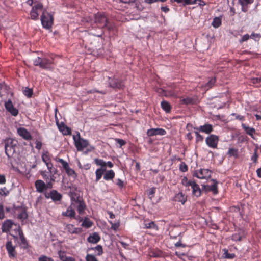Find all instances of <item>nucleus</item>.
<instances>
[{
    "label": "nucleus",
    "instance_id": "obj_15",
    "mask_svg": "<svg viewBox=\"0 0 261 261\" xmlns=\"http://www.w3.org/2000/svg\"><path fill=\"white\" fill-rule=\"evenodd\" d=\"M5 106L6 110L9 111L11 114L14 116L18 115V110L14 107L12 102L11 100H8L5 103Z\"/></svg>",
    "mask_w": 261,
    "mask_h": 261
},
{
    "label": "nucleus",
    "instance_id": "obj_11",
    "mask_svg": "<svg viewBox=\"0 0 261 261\" xmlns=\"http://www.w3.org/2000/svg\"><path fill=\"white\" fill-rule=\"evenodd\" d=\"M13 142L14 141L11 138H8L5 141V153L8 157L10 156L11 153L14 151V147L15 144H14Z\"/></svg>",
    "mask_w": 261,
    "mask_h": 261
},
{
    "label": "nucleus",
    "instance_id": "obj_12",
    "mask_svg": "<svg viewBox=\"0 0 261 261\" xmlns=\"http://www.w3.org/2000/svg\"><path fill=\"white\" fill-rule=\"evenodd\" d=\"M42 160L45 163L47 169L50 172H51V169L53 167V165L51 163L50 154L47 151H44L42 154Z\"/></svg>",
    "mask_w": 261,
    "mask_h": 261
},
{
    "label": "nucleus",
    "instance_id": "obj_61",
    "mask_svg": "<svg viewBox=\"0 0 261 261\" xmlns=\"http://www.w3.org/2000/svg\"><path fill=\"white\" fill-rule=\"evenodd\" d=\"M114 87L118 88H122L124 87V84L121 82H118L116 83Z\"/></svg>",
    "mask_w": 261,
    "mask_h": 261
},
{
    "label": "nucleus",
    "instance_id": "obj_58",
    "mask_svg": "<svg viewBox=\"0 0 261 261\" xmlns=\"http://www.w3.org/2000/svg\"><path fill=\"white\" fill-rule=\"evenodd\" d=\"M251 82L253 84L256 85V86H258V84L260 82V79L258 77L253 78L251 79Z\"/></svg>",
    "mask_w": 261,
    "mask_h": 261
},
{
    "label": "nucleus",
    "instance_id": "obj_49",
    "mask_svg": "<svg viewBox=\"0 0 261 261\" xmlns=\"http://www.w3.org/2000/svg\"><path fill=\"white\" fill-rule=\"evenodd\" d=\"M42 58L37 57L33 60V64L35 66H39L41 67Z\"/></svg>",
    "mask_w": 261,
    "mask_h": 261
},
{
    "label": "nucleus",
    "instance_id": "obj_10",
    "mask_svg": "<svg viewBox=\"0 0 261 261\" xmlns=\"http://www.w3.org/2000/svg\"><path fill=\"white\" fill-rule=\"evenodd\" d=\"M6 248L10 258H15L16 257L17 252L15 250V246L13 245L11 241H7L6 244Z\"/></svg>",
    "mask_w": 261,
    "mask_h": 261
},
{
    "label": "nucleus",
    "instance_id": "obj_31",
    "mask_svg": "<svg viewBox=\"0 0 261 261\" xmlns=\"http://www.w3.org/2000/svg\"><path fill=\"white\" fill-rule=\"evenodd\" d=\"M245 236L244 232L243 230H240L238 233L233 234L232 236V239L233 241H240Z\"/></svg>",
    "mask_w": 261,
    "mask_h": 261
},
{
    "label": "nucleus",
    "instance_id": "obj_43",
    "mask_svg": "<svg viewBox=\"0 0 261 261\" xmlns=\"http://www.w3.org/2000/svg\"><path fill=\"white\" fill-rule=\"evenodd\" d=\"M223 251H224V256H225V257L226 258L232 259V258H233L234 257V256H235L234 254H233V253H231V254L229 253L228 250H227L226 249H223Z\"/></svg>",
    "mask_w": 261,
    "mask_h": 261
},
{
    "label": "nucleus",
    "instance_id": "obj_57",
    "mask_svg": "<svg viewBox=\"0 0 261 261\" xmlns=\"http://www.w3.org/2000/svg\"><path fill=\"white\" fill-rule=\"evenodd\" d=\"M249 38H250V36L248 34H246L242 36V38L239 40V42L242 43L244 41H246Z\"/></svg>",
    "mask_w": 261,
    "mask_h": 261
},
{
    "label": "nucleus",
    "instance_id": "obj_46",
    "mask_svg": "<svg viewBox=\"0 0 261 261\" xmlns=\"http://www.w3.org/2000/svg\"><path fill=\"white\" fill-rule=\"evenodd\" d=\"M199 130H195L196 140L197 142H201L203 140V137L199 133Z\"/></svg>",
    "mask_w": 261,
    "mask_h": 261
},
{
    "label": "nucleus",
    "instance_id": "obj_22",
    "mask_svg": "<svg viewBox=\"0 0 261 261\" xmlns=\"http://www.w3.org/2000/svg\"><path fill=\"white\" fill-rule=\"evenodd\" d=\"M73 206H74L71 204V205L67 208L66 211L62 213V215L70 218H75V212Z\"/></svg>",
    "mask_w": 261,
    "mask_h": 261
},
{
    "label": "nucleus",
    "instance_id": "obj_60",
    "mask_svg": "<svg viewBox=\"0 0 261 261\" xmlns=\"http://www.w3.org/2000/svg\"><path fill=\"white\" fill-rule=\"evenodd\" d=\"M180 169L182 172H185V171H187V170H188L187 166L185 164L182 163L180 164Z\"/></svg>",
    "mask_w": 261,
    "mask_h": 261
},
{
    "label": "nucleus",
    "instance_id": "obj_44",
    "mask_svg": "<svg viewBox=\"0 0 261 261\" xmlns=\"http://www.w3.org/2000/svg\"><path fill=\"white\" fill-rule=\"evenodd\" d=\"M9 194V191L6 187H3L0 188V195L3 196H6Z\"/></svg>",
    "mask_w": 261,
    "mask_h": 261
},
{
    "label": "nucleus",
    "instance_id": "obj_51",
    "mask_svg": "<svg viewBox=\"0 0 261 261\" xmlns=\"http://www.w3.org/2000/svg\"><path fill=\"white\" fill-rule=\"evenodd\" d=\"M228 154L230 156L237 157L238 156L237 150L233 148H230L228 150Z\"/></svg>",
    "mask_w": 261,
    "mask_h": 261
},
{
    "label": "nucleus",
    "instance_id": "obj_28",
    "mask_svg": "<svg viewBox=\"0 0 261 261\" xmlns=\"http://www.w3.org/2000/svg\"><path fill=\"white\" fill-rule=\"evenodd\" d=\"M58 125L59 130L62 132L64 135H69L71 134V130L69 128L67 127L64 123H61Z\"/></svg>",
    "mask_w": 261,
    "mask_h": 261
},
{
    "label": "nucleus",
    "instance_id": "obj_33",
    "mask_svg": "<svg viewBox=\"0 0 261 261\" xmlns=\"http://www.w3.org/2000/svg\"><path fill=\"white\" fill-rule=\"evenodd\" d=\"M242 126L247 134L250 135L253 139H255L253 136V134L255 133V130L254 128L246 126L244 124H242Z\"/></svg>",
    "mask_w": 261,
    "mask_h": 261
},
{
    "label": "nucleus",
    "instance_id": "obj_26",
    "mask_svg": "<svg viewBox=\"0 0 261 261\" xmlns=\"http://www.w3.org/2000/svg\"><path fill=\"white\" fill-rule=\"evenodd\" d=\"M195 181L192 180H188L187 177H184L181 179V184L184 186L188 190L190 191V189Z\"/></svg>",
    "mask_w": 261,
    "mask_h": 261
},
{
    "label": "nucleus",
    "instance_id": "obj_27",
    "mask_svg": "<svg viewBox=\"0 0 261 261\" xmlns=\"http://www.w3.org/2000/svg\"><path fill=\"white\" fill-rule=\"evenodd\" d=\"M89 242L97 243L100 240V237L97 233H94L90 235L87 239Z\"/></svg>",
    "mask_w": 261,
    "mask_h": 261
},
{
    "label": "nucleus",
    "instance_id": "obj_18",
    "mask_svg": "<svg viewBox=\"0 0 261 261\" xmlns=\"http://www.w3.org/2000/svg\"><path fill=\"white\" fill-rule=\"evenodd\" d=\"M194 129L199 130V132H201L205 134H210L213 130L212 125L210 124H205L203 125L194 127Z\"/></svg>",
    "mask_w": 261,
    "mask_h": 261
},
{
    "label": "nucleus",
    "instance_id": "obj_63",
    "mask_svg": "<svg viewBox=\"0 0 261 261\" xmlns=\"http://www.w3.org/2000/svg\"><path fill=\"white\" fill-rule=\"evenodd\" d=\"M6 182L5 175L0 174V185L5 184Z\"/></svg>",
    "mask_w": 261,
    "mask_h": 261
},
{
    "label": "nucleus",
    "instance_id": "obj_20",
    "mask_svg": "<svg viewBox=\"0 0 261 261\" xmlns=\"http://www.w3.org/2000/svg\"><path fill=\"white\" fill-rule=\"evenodd\" d=\"M14 223L11 220H7L4 221L2 226V231L3 232H7L10 231V229L14 225Z\"/></svg>",
    "mask_w": 261,
    "mask_h": 261
},
{
    "label": "nucleus",
    "instance_id": "obj_48",
    "mask_svg": "<svg viewBox=\"0 0 261 261\" xmlns=\"http://www.w3.org/2000/svg\"><path fill=\"white\" fill-rule=\"evenodd\" d=\"M94 249L97 252V255H101L103 253L102 246L99 245L96 246Z\"/></svg>",
    "mask_w": 261,
    "mask_h": 261
},
{
    "label": "nucleus",
    "instance_id": "obj_16",
    "mask_svg": "<svg viewBox=\"0 0 261 261\" xmlns=\"http://www.w3.org/2000/svg\"><path fill=\"white\" fill-rule=\"evenodd\" d=\"M213 181V184L211 185H203V187L204 189L206 191H211L214 194H217L218 193V188H217V181L213 179L212 180Z\"/></svg>",
    "mask_w": 261,
    "mask_h": 261
},
{
    "label": "nucleus",
    "instance_id": "obj_4",
    "mask_svg": "<svg viewBox=\"0 0 261 261\" xmlns=\"http://www.w3.org/2000/svg\"><path fill=\"white\" fill-rule=\"evenodd\" d=\"M168 88L164 89L163 88H158L157 93L161 96L165 97H177L178 93L175 90V86L174 84H171L168 86Z\"/></svg>",
    "mask_w": 261,
    "mask_h": 261
},
{
    "label": "nucleus",
    "instance_id": "obj_53",
    "mask_svg": "<svg viewBox=\"0 0 261 261\" xmlns=\"http://www.w3.org/2000/svg\"><path fill=\"white\" fill-rule=\"evenodd\" d=\"M38 260L39 261H54L51 258L44 255L41 256Z\"/></svg>",
    "mask_w": 261,
    "mask_h": 261
},
{
    "label": "nucleus",
    "instance_id": "obj_29",
    "mask_svg": "<svg viewBox=\"0 0 261 261\" xmlns=\"http://www.w3.org/2000/svg\"><path fill=\"white\" fill-rule=\"evenodd\" d=\"M174 198L175 201L180 202L182 204H184L187 200V197L182 192L177 194Z\"/></svg>",
    "mask_w": 261,
    "mask_h": 261
},
{
    "label": "nucleus",
    "instance_id": "obj_45",
    "mask_svg": "<svg viewBox=\"0 0 261 261\" xmlns=\"http://www.w3.org/2000/svg\"><path fill=\"white\" fill-rule=\"evenodd\" d=\"M109 223L111 224V229L116 231L119 228V227L120 226V223L119 222H115V223H113L112 221H109Z\"/></svg>",
    "mask_w": 261,
    "mask_h": 261
},
{
    "label": "nucleus",
    "instance_id": "obj_14",
    "mask_svg": "<svg viewBox=\"0 0 261 261\" xmlns=\"http://www.w3.org/2000/svg\"><path fill=\"white\" fill-rule=\"evenodd\" d=\"M166 131L163 128H151L147 131V135L148 136H153L156 135L163 136L166 135Z\"/></svg>",
    "mask_w": 261,
    "mask_h": 261
},
{
    "label": "nucleus",
    "instance_id": "obj_37",
    "mask_svg": "<svg viewBox=\"0 0 261 261\" xmlns=\"http://www.w3.org/2000/svg\"><path fill=\"white\" fill-rule=\"evenodd\" d=\"M143 228L147 229H153L156 230L158 229L157 225L153 221H151L149 223H145L144 224Z\"/></svg>",
    "mask_w": 261,
    "mask_h": 261
},
{
    "label": "nucleus",
    "instance_id": "obj_47",
    "mask_svg": "<svg viewBox=\"0 0 261 261\" xmlns=\"http://www.w3.org/2000/svg\"><path fill=\"white\" fill-rule=\"evenodd\" d=\"M215 82H216V80L215 78H212L211 79H210L209 80V81L207 83V84H206L205 85V87L207 88V89H209L211 87H212V86L214 85V84L215 83Z\"/></svg>",
    "mask_w": 261,
    "mask_h": 261
},
{
    "label": "nucleus",
    "instance_id": "obj_8",
    "mask_svg": "<svg viewBox=\"0 0 261 261\" xmlns=\"http://www.w3.org/2000/svg\"><path fill=\"white\" fill-rule=\"evenodd\" d=\"M71 205L74 206L77 205V211L80 214H82L86 208V205L83 200L79 199V197L75 198L72 196L71 198Z\"/></svg>",
    "mask_w": 261,
    "mask_h": 261
},
{
    "label": "nucleus",
    "instance_id": "obj_13",
    "mask_svg": "<svg viewBox=\"0 0 261 261\" xmlns=\"http://www.w3.org/2000/svg\"><path fill=\"white\" fill-rule=\"evenodd\" d=\"M45 196L47 198H50L54 201H60L62 197V195L55 190H51L49 193H45Z\"/></svg>",
    "mask_w": 261,
    "mask_h": 261
},
{
    "label": "nucleus",
    "instance_id": "obj_36",
    "mask_svg": "<svg viewBox=\"0 0 261 261\" xmlns=\"http://www.w3.org/2000/svg\"><path fill=\"white\" fill-rule=\"evenodd\" d=\"M59 257L62 261H75V259L71 256H66L63 252H59Z\"/></svg>",
    "mask_w": 261,
    "mask_h": 261
},
{
    "label": "nucleus",
    "instance_id": "obj_6",
    "mask_svg": "<svg viewBox=\"0 0 261 261\" xmlns=\"http://www.w3.org/2000/svg\"><path fill=\"white\" fill-rule=\"evenodd\" d=\"M55 160L56 161L59 162L62 164L63 168L64 169L68 176H72L74 178L76 177L77 175L76 173L75 172L74 170L70 168L69 164L67 162H66L65 161L62 159H60L58 158H56Z\"/></svg>",
    "mask_w": 261,
    "mask_h": 261
},
{
    "label": "nucleus",
    "instance_id": "obj_30",
    "mask_svg": "<svg viewBox=\"0 0 261 261\" xmlns=\"http://www.w3.org/2000/svg\"><path fill=\"white\" fill-rule=\"evenodd\" d=\"M115 177V173L113 170H110L106 172L103 178L106 180H112Z\"/></svg>",
    "mask_w": 261,
    "mask_h": 261
},
{
    "label": "nucleus",
    "instance_id": "obj_7",
    "mask_svg": "<svg viewBox=\"0 0 261 261\" xmlns=\"http://www.w3.org/2000/svg\"><path fill=\"white\" fill-rule=\"evenodd\" d=\"M211 171L206 169H200L194 171L193 175L199 179H207L211 176Z\"/></svg>",
    "mask_w": 261,
    "mask_h": 261
},
{
    "label": "nucleus",
    "instance_id": "obj_17",
    "mask_svg": "<svg viewBox=\"0 0 261 261\" xmlns=\"http://www.w3.org/2000/svg\"><path fill=\"white\" fill-rule=\"evenodd\" d=\"M17 133L20 136L26 140H30L32 139V136L30 132L24 127L18 128Z\"/></svg>",
    "mask_w": 261,
    "mask_h": 261
},
{
    "label": "nucleus",
    "instance_id": "obj_41",
    "mask_svg": "<svg viewBox=\"0 0 261 261\" xmlns=\"http://www.w3.org/2000/svg\"><path fill=\"white\" fill-rule=\"evenodd\" d=\"M94 162L97 165L101 166L100 168L106 169V162L104 161L103 160L95 159L94 160Z\"/></svg>",
    "mask_w": 261,
    "mask_h": 261
},
{
    "label": "nucleus",
    "instance_id": "obj_3",
    "mask_svg": "<svg viewBox=\"0 0 261 261\" xmlns=\"http://www.w3.org/2000/svg\"><path fill=\"white\" fill-rule=\"evenodd\" d=\"M92 22L97 24L99 27H106L109 30L113 29L112 27L109 25L108 19L103 13H98L95 14L94 20H91V23Z\"/></svg>",
    "mask_w": 261,
    "mask_h": 261
},
{
    "label": "nucleus",
    "instance_id": "obj_35",
    "mask_svg": "<svg viewBox=\"0 0 261 261\" xmlns=\"http://www.w3.org/2000/svg\"><path fill=\"white\" fill-rule=\"evenodd\" d=\"M162 108L167 113H169L171 111V106L170 103L165 100H163L161 103Z\"/></svg>",
    "mask_w": 261,
    "mask_h": 261
},
{
    "label": "nucleus",
    "instance_id": "obj_34",
    "mask_svg": "<svg viewBox=\"0 0 261 261\" xmlns=\"http://www.w3.org/2000/svg\"><path fill=\"white\" fill-rule=\"evenodd\" d=\"M222 23V19L220 17H216L213 19L212 25L215 28H219Z\"/></svg>",
    "mask_w": 261,
    "mask_h": 261
},
{
    "label": "nucleus",
    "instance_id": "obj_9",
    "mask_svg": "<svg viewBox=\"0 0 261 261\" xmlns=\"http://www.w3.org/2000/svg\"><path fill=\"white\" fill-rule=\"evenodd\" d=\"M218 136L215 135H211L207 136L205 139L206 145L211 148H216L219 142Z\"/></svg>",
    "mask_w": 261,
    "mask_h": 261
},
{
    "label": "nucleus",
    "instance_id": "obj_2",
    "mask_svg": "<svg viewBox=\"0 0 261 261\" xmlns=\"http://www.w3.org/2000/svg\"><path fill=\"white\" fill-rule=\"evenodd\" d=\"M73 140L75 146L78 151H82L87 147H89L88 151H91L94 149L92 146H89V142L87 140L81 138L80 135L78 133L77 136H73Z\"/></svg>",
    "mask_w": 261,
    "mask_h": 261
},
{
    "label": "nucleus",
    "instance_id": "obj_52",
    "mask_svg": "<svg viewBox=\"0 0 261 261\" xmlns=\"http://www.w3.org/2000/svg\"><path fill=\"white\" fill-rule=\"evenodd\" d=\"M92 222H91L90 221H89L88 220H86V219H85L82 223V225L87 228L90 227L92 226Z\"/></svg>",
    "mask_w": 261,
    "mask_h": 261
},
{
    "label": "nucleus",
    "instance_id": "obj_23",
    "mask_svg": "<svg viewBox=\"0 0 261 261\" xmlns=\"http://www.w3.org/2000/svg\"><path fill=\"white\" fill-rule=\"evenodd\" d=\"M36 191L42 193L46 190V184L41 180H37L35 183Z\"/></svg>",
    "mask_w": 261,
    "mask_h": 261
},
{
    "label": "nucleus",
    "instance_id": "obj_32",
    "mask_svg": "<svg viewBox=\"0 0 261 261\" xmlns=\"http://www.w3.org/2000/svg\"><path fill=\"white\" fill-rule=\"evenodd\" d=\"M106 171V169L98 168L95 171L96 179L95 181H98L102 177L104 172Z\"/></svg>",
    "mask_w": 261,
    "mask_h": 261
},
{
    "label": "nucleus",
    "instance_id": "obj_19",
    "mask_svg": "<svg viewBox=\"0 0 261 261\" xmlns=\"http://www.w3.org/2000/svg\"><path fill=\"white\" fill-rule=\"evenodd\" d=\"M16 228L17 230L18 234L19 235V238L21 241L20 246L21 248L26 249L28 247V244L26 240L24 238L22 231L21 230L20 227H16Z\"/></svg>",
    "mask_w": 261,
    "mask_h": 261
},
{
    "label": "nucleus",
    "instance_id": "obj_38",
    "mask_svg": "<svg viewBox=\"0 0 261 261\" xmlns=\"http://www.w3.org/2000/svg\"><path fill=\"white\" fill-rule=\"evenodd\" d=\"M19 213L18 214V218L21 220H24L27 217L28 215L27 213V211L25 209L21 208L19 210H18Z\"/></svg>",
    "mask_w": 261,
    "mask_h": 261
},
{
    "label": "nucleus",
    "instance_id": "obj_50",
    "mask_svg": "<svg viewBox=\"0 0 261 261\" xmlns=\"http://www.w3.org/2000/svg\"><path fill=\"white\" fill-rule=\"evenodd\" d=\"M85 259L86 261H98L95 256L89 254L86 255Z\"/></svg>",
    "mask_w": 261,
    "mask_h": 261
},
{
    "label": "nucleus",
    "instance_id": "obj_62",
    "mask_svg": "<svg viewBox=\"0 0 261 261\" xmlns=\"http://www.w3.org/2000/svg\"><path fill=\"white\" fill-rule=\"evenodd\" d=\"M258 155L257 154L256 151H255L251 157V160L253 161L254 163H256L257 161Z\"/></svg>",
    "mask_w": 261,
    "mask_h": 261
},
{
    "label": "nucleus",
    "instance_id": "obj_39",
    "mask_svg": "<svg viewBox=\"0 0 261 261\" xmlns=\"http://www.w3.org/2000/svg\"><path fill=\"white\" fill-rule=\"evenodd\" d=\"M180 98L182 103L186 105L193 104L195 101L194 98L189 97H187L186 98L180 97Z\"/></svg>",
    "mask_w": 261,
    "mask_h": 261
},
{
    "label": "nucleus",
    "instance_id": "obj_5",
    "mask_svg": "<svg viewBox=\"0 0 261 261\" xmlns=\"http://www.w3.org/2000/svg\"><path fill=\"white\" fill-rule=\"evenodd\" d=\"M40 19L43 28L48 29L52 27L53 16L46 10H43Z\"/></svg>",
    "mask_w": 261,
    "mask_h": 261
},
{
    "label": "nucleus",
    "instance_id": "obj_21",
    "mask_svg": "<svg viewBox=\"0 0 261 261\" xmlns=\"http://www.w3.org/2000/svg\"><path fill=\"white\" fill-rule=\"evenodd\" d=\"M65 230L71 234H79L81 232V229L75 227L72 224H66L65 227Z\"/></svg>",
    "mask_w": 261,
    "mask_h": 261
},
{
    "label": "nucleus",
    "instance_id": "obj_55",
    "mask_svg": "<svg viewBox=\"0 0 261 261\" xmlns=\"http://www.w3.org/2000/svg\"><path fill=\"white\" fill-rule=\"evenodd\" d=\"M115 140L118 144H119L120 147H121L126 144V142L122 139L116 138L115 139Z\"/></svg>",
    "mask_w": 261,
    "mask_h": 261
},
{
    "label": "nucleus",
    "instance_id": "obj_1",
    "mask_svg": "<svg viewBox=\"0 0 261 261\" xmlns=\"http://www.w3.org/2000/svg\"><path fill=\"white\" fill-rule=\"evenodd\" d=\"M27 4L32 6L30 15L31 19L37 20L39 19V12L43 11L42 4L37 0H28Z\"/></svg>",
    "mask_w": 261,
    "mask_h": 261
},
{
    "label": "nucleus",
    "instance_id": "obj_24",
    "mask_svg": "<svg viewBox=\"0 0 261 261\" xmlns=\"http://www.w3.org/2000/svg\"><path fill=\"white\" fill-rule=\"evenodd\" d=\"M254 0H238L239 3L241 5V10L244 12L248 11L247 5L252 4Z\"/></svg>",
    "mask_w": 261,
    "mask_h": 261
},
{
    "label": "nucleus",
    "instance_id": "obj_42",
    "mask_svg": "<svg viewBox=\"0 0 261 261\" xmlns=\"http://www.w3.org/2000/svg\"><path fill=\"white\" fill-rule=\"evenodd\" d=\"M23 93L28 97L32 96L33 94V90L32 89L25 87L23 90Z\"/></svg>",
    "mask_w": 261,
    "mask_h": 261
},
{
    "label": "nucleus",
    "instance_id": "obj_54",
    "mask_svg": "<svg viewBox=\"0 0 261 261\" xmlns=\"http://www.w3.org/2000/svg\"><path fill=\"white\" fill-rule=\"evenodd\" d=\"M5 218V213L4 206L2 204H0V219L2 220Z\"/></svg>",
    "mask_w": 261,
    "mask_h": 261
},
{
    "label": "nucleus",
    "instance_id": "obj_25",
    "mask_svg": "<svg viewBox=\"0 0 261 261\" xmlns=\"http://www.w3.org/2000/svg\"><path fill=\"white\" fill-rule=\"evenodd\" d=\"M191 189H192V194L193 195L198 197H199L201 194V190L199 188V186L198 184H197L195 182L193 184Z\"/></svg>",
    "mask_w": 261,
    "mask_h": 261
},
{
    "label": "nucleus",
    "instance_id": "obj_56",
    "mask_svg": "<svg viewBox=\"0 0 261 261\" xmlns=\"http://www.w3.org/2000/svg\"><path fill=\"white\" fill-rule=\"evenodd\" d=\"M155 192V188H151L148 190V196L150 199H152L154 194Z\"/></svg>",
    "mask_w": 261,
    "mask_h": 261
},
{
    "label": "nucleus",
    "instance_id": "obj_64",
    "mask_svg": "<svg viewBox=\"0 0 261 261\" xmlns=\"http://www.w3.org/2000/svg\"><path fill=\"white\" fill-rule=\"evenodd\" d=\"M251 38H252L253 39H255L257 38H259L261 36L259 34H256L254 33H252L251 35L250 36Z\"/></svg>",
    "mask_w": 261,
    "mask_h": 261
},
{
    "label": "nucleus",
    "instance_id": "obj_40",
    "mask_svg": "<svg viewBox=\"0 0 261 261\" xmlns=\"http://www.w3.org/2000/svg\"><path fill=\"white\" fill-rule=\"evenodd\" d=\"M51 63L50 60L46 58H42L41 68L45 69L48 68L50 67Z\"/></svg>",
    "mask_w": 261,
    "mask_h": 261
},
{
    "label": "nucleus",
    "instance_id": "obj_59",
    "mask_svg": "<svg viewBox=\"0 0 261 261\" xmlns=\"http://www.w3.org/2000/svg\"><path fill=\"white\" fill-rule=\"evenodd\" d=\"M35 148L38 150L40 149L42 146V142L38 140L35 142Z\"/></svg>",
    "mask_w": 261,
    "mask_h": 261
}]
</instances>
